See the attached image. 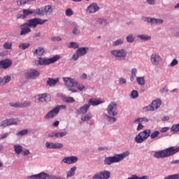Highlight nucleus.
I'll return each instance as SVG.
<instances>
[{
	"mask_svg": "<svg viewBox=\"0 0 179 179\" xmlns=\"http://www.w3.org/2000/svg\"><path fill=\"white\" fill-rule=\"evenodd\" d=\"M87 51H89V48H78L76 52L80 57H83L87 54Z\"/></svg>",
	"mask_w": 179,
	"mask_h": 179,
	"instance_id": "nucleus-27",
	"label": "nucleus"
},
{
	"mask_svg": "<svg viewBox=\"0 0 179 179\" xmlns=\"http://www.w3.org/2000/svg\"><path fill=\"white\" fill-rule=\"evenodd\" d=\"M119 83L120 85H127V80L125 78H120Z\"/></svg>",
	"mask_w": 179,
	"mask_h": 179,
	"instance_id": "nucleus-57",
	"label": "nucleus"
},
{
	"mask_svg": "<svg viewBox=\"0 0 179 179\" xmlns=\"http://www.w3.org/2000/svg\"><path fill=\"white\" fill-rule=\"evenodd\" d=\"M90 108V106L87 103V104H85L84 106H81L77 110V114H86L87 111H89V109Z\"/></svg>",
	"mask_w": 179,
	"mask_h": 179,
	"instance_id": "nucleus-22",
	"label": "nucleus"
},
{
	"mask_svg": "<svg viewBox=\"0 0 179 179\" xmlns=\"http://www.w3.org/2000/svg\"><path fill=\"white\" fill-rule=\"evenodd\" d=\"M95 20L98 24H102L103 26L108 24V20L106 18H96Z\"/></svg>",
	"mask_w": 179,
	"mask_h": 179,
	"instance_id": "nucleus-32",
	"label": "nucleus"
},
{
	"mask_svg": "<svg viewBox=\"0 0 179 179\" xmlns=\"http://www.w3.org/2000/svg\"><path fill=\"white\" fill-rule=\"evenodd\" d=\"M64 101L68 103H75V99H73V97H72V96H64Z\"/></svg>",
	"mask_w": 179,
	"mask_h": 179,
	"instance_id": "nucleus-42",
	"label": "nucleus"
},
{
	"mask_svg": "<svg viewBox=\"0 0 179 179\" xmlns=\"http://www.w3.org/2000/svg\"><path fill=\"white\" fill-rule=\"evenodd\" d=\"M9 106H10V107H14V108H22V103L20 102L10 103Z\"/></svg>",
	"mask_w": 179,
	"mask_h": 179,
	"instance_id": "nucleus-45",
	"label": "nucleus"
},
{
	"mask_svg": "<svg viewBox=\"0 0 179 179\" xmlns=\"http://www.w3.org/2000/svg\"><path fill=\"white\" fill-rule=\"evenodd\" d=\"M50 175L47 173L41 172L40 173L31 175L27 177V179H47Z\"/></svg>",
	"mask_w": 179,
	"mask_h": 179,
	"instance_id": "nucleus-16",
	"label": "nucleus"
},
{
	"mask_svg": "<svg viewBox=\"0 0 179 179\" xmlns=\"http://www.w3.org/2000/svg\"><path fill=\"white\" fill-rule=\"evenodd\" d=\"M130 97H131V99H136V98L139 97V94L138 93V91H136L135 90L131 91V92L130 94Z\"/></svg>",
	"mask_w": 179,
	"mask_h": 179,
	"instance_id": "nucleus-44",
	"label": "nucleus"
},
{
	"mask_svg": "<svg viewBox=\"0 0 179 179\" xmlns=\"http://www.w3.org/2000/svg\"><path fill=\"white\" fill-rule=\"evenodd\" d=\"M150 129H145L141 132H140L136 137L134 138V141L136 143H143L149 136H150Z\"/></svg>",
	"mask_w": 179,
	"mask_h": 179,
	"instance_id": "nucleus-7",
	"label": "nucleus"
},
{
	"mask_svg": "<svg viewBox=\"0 0 179 179\" xmlns=\"http://www.w3.org/2000/svg\"><path fill=\"white\" fill-rule=\"evenodd\" d=\"M48 138H52V139H57V132L52 131L48 134Z\"/></svg>",
	"mask_w": 179,
	"mask_h": 179,
	"instance_id": "nucleus-56",
	"label": "nucleus"
},
{
	"mask_svg": "<svg viewBox=\"0 0 179 179\" xmlns=\"http://www.w3.org/2000/svg\"><path fill=\"white\" fill-rule=\"evenodd\" d=\"M137 37L138 38H140V40H142L143 41H149L152 40V36H149V35L145 34H138L137 36Z\"/></svg>",
	"mask_w": 179,
	"mask_h": 179,
	"instance_id": "nucleus-30",
	"label": "nucleus"
},
{
	"mask_svg": "<svg viewBox=\"0 0 179 179\" xmlns=\"http://www.w3.org/2000/svg\"><path fill=\"white\" fill-rule=\"evenodd\" d=\"M63 80L66 87H67L69 92L72 93H78V90L75 87H78V81L70 77L63 78Z\"/></svg>",
	"mask_w": 179,
	"mask_h": 179,
	"instance_id": "nucleus-5",
	"label": "nucleus"
},
{
	"mask_svg": "<svg viewBox=\"0 0 179 179\" xmlns=\"http://www.w3.org/2000/svg\"><path fill=\"white\" fill-rule=\"evenodd\" d=\"M64 144L61 143H54L53 149H62Z\"/></svg>",
	"mask_w": 179,
	"mask_h": 179,
	"instance_id": "nucleus-50",
	"label": "nucleus"
},
{
	"mask_svg": "<svg viewBox=\"0 0 179 179\" xmlns=\"http://www.w3.org/2000/svg\"><path fill=\"white\" fill-rule=\"evenodd\" d=\"M171 131V132H179V124H173Z\"/></svg>",
	"mask_w": 179,
	"mask_h": 179,
	"instance_id": "nucleus-46",
	"label": "nucleus"
},
{
	"mask_svg": "<svg viewBox=\"0 0 179 179\" xmlns=\"http://www.w3.org/2000/svg\"><path fill=\"white\" fill-rule=\"evenodd\" d=\"M38 101H41V102H43V101H47V97H48V94L47 93H44V94H41L39 95H38Z\"/></svg>",
	"mask_w": 179,
	"mask_h": 179,
	"instance_id": "nucleus-35",
	"label": "nucleus"
},
{
	"mask_svg": "<svg viewBox=\"0 0 179 179\" xmlns=\"http://www.w3.org/2000/svg\"><path fill=\"white\" fill-rule=\"evenodd\" d=\"M30 106H31V102L30 101H26L21 103V108L23 107H30Z\"/></svg>",
	"mask_w": 179,
	"mask_h": 179,
	"instance_id": "nucleus-52",
	"label": "nucleus"
},
{
	"mask_svg": "<svg viewBox=\"0 0 179 179\" xmlns=\"http://www.w3.org/2000/svg\"><path fill=\"white\" fill-rule=\"evenodd\" d=\"M52 6L46 5L43 7L36 8L37 16H50L52 13Z\"/></svg>",
	"mask_w": 179,
	"mask_h": 179,
	"instance_id": "nucleus-8",
	"label": "nucleus"
},
{
	"mask_svg": "<svg viewBox=\"0 0 179 179\" xmlns=\"http://www.w3.org/2000/svg\"><path fill=\"white\" fill-rule=\"evenodd\" d=\"M131 76H136V75L138 73V69H136V68L131 69Z\"/></svg>",
	"mask_w": 179,
	"mask_h": 179,
	"instance_id": "nucleus-61",
	"label": "nucleus"
},
{
	"mask_svg": "<svg viewBox=\"0 0 179 179\" xmlns=\"http://www.w3.org/2000/svg\"><path fill=\"white\" fill-rule=\"evenodd\" d=\"M44 48L39 47L34 52V57H41L44 55Z\"/></svg>",
	"mask_w": 179,
	"mask_h": 179,
	"instance_id": "nucleus-29",
	"label": "nucleus"
},
{
	"mask_svg": "<svg viewBox=\"0 0 179 179\" xmlns=\"http://www.w3.org/2000/svg\"><path fill=\"white\" fill-rule=\"evenodd\" d=\"M29 132V130L27 129H23L16 133V136H18V138H22V136H24L25 135H27Z\"/></svg>",
	"mask_w": 179,
	"mask_h": 179,
	"instance_id": "nucleus-38",
	"label": "nucleus"
},
{
	"mask_svg": "<svg viewBox=\"0 0 179 179\" xmlns=\"http://www.w3.org/2000/svg\"><path fill=\"white\" fill-rule=\"evenodd\" d=\"M78 90L80 92H83L85 90V86L82 84L78 85H77Z\"/></svg>",
	"mask_w": 179,
	"mask_h": 179,
	"instance_id": "nucleus-60",
	"label": "nucleus"
},
{
	"mask_svg": "<svg viewBox=\"0 0 179 179\" xmlns=\"http://www.w3.org/2000/svg\"><path fill=\"white\" fill-rule=\"evenodd\" d=\"M5 50H12V42H6L3 43Z\"/></svg>",
	"mask_w": 179,
	"mask_h": 179,
	"instance_id": "nucleus-49",
	"label": "nucleus"
},
{
	"mask_svg": "<svg viewBox=\"0 0 179 179\" xmlns=\"http://www.w3.org/2000/svg\"><path fill=\"white\" fill-rule=\"evenodd\" d=\"M134 124H138V125H139V124H142V120L141 117H138L136 120H134Z\"/></svg>",
	"mask_w": 179,
	"mask_h": 179,
	"instance_id": "nucleus-62",
	"label": "nucleus"
},
{
	"mask_svg": "<svg viewBox=\"0 0 179 179\" xmlns=\"http://www.w3.org/2000/svg\"><path fill=\"white\" fill-rule=\"evenodd\" d=\"M110 177H111V172H110V171L103 170L95 174L92 177V179H110Z\"/></svg>",
	"mask_w": 179,
	"mask_h": 179,
	"instance_id": "nucleus-11",
	"label": "nucleus"
},
{
	"mask_svg": "<svg viewBox=\"0 0 179 179\" xmlns=\"http://www.w3.org/2000/svg\"><path fill=\"white\" fill-rule=\"evenodd\" d=\"M136 82L139 86H145V77H136Z\"/></svg>",
	"mask_w": 179,
	"mask_h": 179,
	"instance_id": "nucleus-37",
	"label": "nucleus"
},
{
	"mask_svg": "<svg viewBox=\"0 0 179 179\" xmlns=\"http://www.w3.org/2000/svg\"><path fill=\"white\" fill-rule=\"evenodd\" d=\"M68 47L69 48H74V50H76V48H79V44L76 42H70Z\"/></svg>",
	"mask_w": 179,
	"mask_h": 179,
	"instance_id": "nucleus-43",
	"label": "nucleus"
},
{
	"mask_svg": "<svg viewBox=\"0 0 179 179\" xmlns=\"http://www.w3.org/2000/svg\"><path fill=\"white\" fill-rule=\"evenodd\" d=\"M22 13L24 16H29V15H37V8L36 9H24L22 10Z\"/></svg>",
	"mask_w": 179,
	"mask_h": 179,
	"instance_id": "nucleus-25",
	"label": "nucleus"
},
{
	"mask_svg": "<svg viewBox=\"0 0 179 179\" xmlns=\"http://www.w3.org/2000/svg\"><path fill=\"white\" fill-rule=\"evenodd\" d=\"M103 101L99 100V99H90L88 101V105L90 106H93L94 107H96V106H99L100 104H102Z\"/></svg>",
	"mask_w": 179,
	"mask_h": 179,
	"instance_id": "nucleus-24",
	"label": "nucleus"
},
{
	"mask_svg": "<svg viewBox=\"0 0 179 179\" xmlns=\"http://www.w3.org/2000/svg\"><path fill=\"white\" fill-rule=\"evenodd\" d=\"M6 127H8V122L6 121V119L0 122V127L1 128H6Z\"/></svg>",
	"mask_w": 179,
	"mask_h": 179,
	"instance_id": "nucleus-54",
	"label": "nucleus"
},
{
	"mask_svg": "<svg viewBox=\"0 0 179 179\" xmlns=\"http://www.w3.org/2000/svg\"><path fill=\"white\" fill-rule=\"evenodd\" d=\"M162 106V100L156 99L154 100L151 105L147 106L144 108V110L145 111H155L157 110Z\"/></svg>",
	"mask_w": 179,
	"mask_h": 179,
	"instance_id": "nucleus-10",
	"label": "nucleus"
},
{
	"mask_svg": "<svg viewBox=\"0 0 179 179\" xmlns=\"http://www.w3.org/2000/svg\"><path fill=\"white\" fill-rule=\"evenodd\" d=\"M59 114V108L58 106H56L52 110H50L45 116V120H51V118H54V117H56Z\"/></svg>",
	"mask_w": 179,
	"mask_h": 179,
	"instance_id": "nucleus-13",
	"label": "nucleus"
},
{
	"mask_svg": "<svg viewBox=\"0 0 179 179\" xmlns=\"http://www.w3.org/2000/svg\"><path fill=\"white\" fill-rule=\"evenodd\" d=\"M78 157L76 156H70V157H66L62 159L61 164H74V163H76L78 162Z\"/></svg>",
	"mask_w": 179,
	"mask_h": 179,
	"instance_id": "nucleus-15",
	"label": "nucleus"
},
{
	"mask_svg": "<svg viewBox=\"0 0 179 179\" xmlns=\"http://www.w3.org/2000/svg\"><path fill=\"white\" fill-rule=\"evenodd\" d=\"M178 152L179 147H170L164 150L155 151L153 157L155 159H164V157H170V156H173V155H176V153H178Z\"/></svg>",
	"mask_w": 179,
	"mask_h": 179,
	"instance_id": "nucleus-1",
	"label": "nucleus"
},
{
	"mask_svg": "<svg viewBox=\"0 0 179 179\" xmlns=\"http://www.w3.org/2000/svg\"><path fill=\"white\" fill-rule=\"evenodd\" d=\"M159 135H160V131H154L152 133H150V136L151 139H156V138H157V136H159Z\"/></svg>",
	"mask_w": 179,
	"mask_h": 179,
	"instance_id": "nucleus-41",
	"label": "nucleus"
},
{
	"mask_svg": "<svg viewBox=\"0 0 179 179\" xmlns=\"http://www.w3.org/2000/svg\"><path fill=\"white\" fill-rule=\"evenodd\" d=\"M18 47L20 50H27V48H29V47H30V43H20Z\"/></svg>",
	"mask_w": 179,
	"mask_h": 179,
	"instance_id": "nucleus-40",
	"label": "nucleus"
},
{
	"mask_svg": "<svg viewBox=\"0 0 179 179\" xmlns=\"http://www.w3.org/2000/svg\"><path fill=\"white\" fill-rule=\"evenodd\" d=\"M10 76H6L3 78L0 77V86H5V85H7V83L10 82Z\"/></svg>",
	"mask_w": 179,
	"mask_h": 179,
	"instance_id": "nucleus-26",
	"label": "nucleus"
},
{
	"mask_svg": "<svg viewBox=\"0 0 179 179\" xmlns=\"http://www.w3.org/2000/svg\"><path fill=\"white\" fill-rule=\"evenodd\" d=\"M93 115H92V113H88L83 115V117H81V121H83V122H86V121H90Z\"/></svg>",
	"mask_w": 179,
	"mask_h": 179,
	"instance_id": "nucleus-33",
	"label": "nucleus"
},
{
	"mask_svg": "<svg viewBox=\"0 0 179 179\" xmlns=\"http://www.w3.org/2000/svg\"><path fill=\"white\" fill-rule=\"evenodd\" d=\"M12 65V60L9 59H6L0 61V68L2 69H8L9 66Z\"/></svg>",
	"mask_w": 179,
	"mask_h": 179,
	"instance_id": "nucleus-19",
	"label": "nucleus"
},
{
	"mask_svg": "<svg viewBox=\"0 0 179 179\" xmlns=\"http://www.w3.org/2000/svg\"><path fill=\"white\" fill-rule=\"evenodd\" d=\"M178 64V60L176 59H173L172 62H171L170 66H176Z\"/></svg>",
	"mask_w": 179,
	"mask_h": 179,
	"instance_id": "nucleus-58",
	"label": "nucleus"
},
{
	"mask_svg": "<svg viewBox=\"0 0 179 179\" xmlns=\"http://www.w3.org/2000/svg\"><path fill=\"white\" fill-rule=\"evenodd\" d=\"M122 44H124V38H119L117 39L116 41H114L112 42V45L113 47H117L118 45H122Z\"/></svg>",
	"mask_w": 179,
	"mask_h": 179,
	"instance_id": "nucleus-34",
	"label": "nucleus"
},
{
	"mask_svg": "<svg viewBox=\"0 0 179 179\" xmlns=\"http://www.w3.org/2000/svg\"><path fill=\"white\" fill-rule=\"evenodd\" d=\"M164 179H179V173L167 176Z\"/></svg>",
	"mask_w": 179,
	"mask_h": 179,
	"instance_id": "nucleus-48",
	"label": "nucleus"
},
{
	"mask_svg": "<svg viewBox=\"0 0 179 179\" xmlns=\"http://www.w3.org/2000/svg\"><path fill=\"white\" fill-rule=\"evenodd\" d=\"M59 58H61L59 55H55L49 59L38 57V60L34 61V65H35L36 66H38V65H50V64H54L55 62H57V61H58Z\"/></svg>",
	"mask_w": 179,
	"mask_h": 179,
	"instance_id": "nucleus-4",
	"label": "nucleus"
},
{
	"mask_svg": "<svg viewBox=\"0 0 179 179\" xmlns=\"http://www.w3.org/2000/svg\"><path fill=\"white\" fill-rule=\"evenodd\" d=\"M72 34L73 36H79L80 34V27L75 22L73 24Z\"/></svg>",
	"mask_w": 179,
	"mask_h": 179,
	"instance_id": "nucleus-23",
	"label": "nucleus"
},
{
	"mask_svg": "<svg viewBox=\"0 0 179 179\" xmlns=\"http://www.w3.org/2000/svg\"><path fill=\"white\" fill-rule=\"evenodd\" d=\"M117 107V103L115 101L110 102L108 105L106 110L108 115L106 114L105 117H106V119L109 122H115V121H117V118L115 117L116 115H118Z\"/></svg>",
	"mask_w": 179,
	"mask_h": 179,
	"instance_id": "nucleus-3",
	"label": "nucleus"
},
{
	"mask_svg": "<svg viewBox=\"0 0 179 179\" xmlns=\"http://www.w3.org/2000/svg\"><path fill=\"white\" fill-rule=\"evenodd\" d=\"M9 135H10V132H6L0 137V139H6Z\"/></svg>",
	"mask_w": 179,
	"mask_h": 179,
	"instance_id": "nucleus-59",
	"label": "nucleus"
},
{
	"mask_svg": "<svg viewBox=\"0 0 179 179\" xmlns=\"http://www.w3.org/2000/svg\"><path fill=\"white\" fill-rule=\"evenodd\" d=\"M45 22H48V20H42L41 18H33L28 20L27 22H25V25L28 26V27H32L33 29H36L38 24H44Z\"/></svg>",
	"mask_w": 179,
	"mask_h": 179,
	"instance_id": "nucleus-9",
	"label": "nucleus"
},
{
	"mask_svg": "<svg viewBox=\"0 0 179 179\" xmlns=\"http://www.w3.org/2000/svg\"><path fill=\"white\" fill-rule=\"evenodd\" d=\"M110 54L112 57H114L117 61H122V59L127 58V54H128V52L125 49H115L110 51Z\"/></svg>",
	"mask_w": 179,
	"mask_h": 179,
	"instance_id": "nucleus-6",
	"label": "nucleus"
},
{
	"mask_svg": "<svg viewBox=\"0 0 179 179\" xmlns=\"http://www.w3.org/2000/svg\"><path fill=\"white\" fill-rule=\"evenodd\" d=\"M143 22H147V23H150V24H162L164 23V20L159 18H152L148 17H143Z\"/></svg>",
	"mask_w": 179,
	"mask_h": 179,
	"instance_id": "nucleus-14",
	"label": "nucleus"
},
{
	"mask_svg": "<svg viewBox=\"0 0 179 179\" xmlns=\"http://www.w3.org/2000/svg\"><path fill=\"white\" fill-rule=\"evenodd\" d=\"M56 134L57 138H63V136H66V135H68V131L56 132Z\"/></svg>",
	"mask_w": 179,
	"mask_h": 179,
	"instance_id": "nucleus-47",
	"label": "nucleus"
},
{
	"mask_svg": "<svg viewBox=\"0 0 179 179\" xmlns=\"http://www.w3.org/2000/svg\"><path fill=\"white\" fill-rule=\"evenodd\" d=\"M21 31L20 36H26V34H29V33L31 32V29L26 25V24H23L20 26Z\"/></svg>",
	"mask_w": 179,
	"mask_h": 179,
	"instance_id": "nucleus-20",
	"label": "nucleus"
},
{
	"mask_svg": "<svg viewBox=\"0 0 179 179\" xmlns=\"http://www.w3.org/2000/svg\"><path fill=\"white\" fill-rule=\"evenodd\" d=\"M13 149H14V152H15V153H16V155H20V153H22V152H23V146H22L19 144L14 145Z\"/></svg>",
	"mask_w": 179,
	"mask_h": 179,
	"instance_id": "nucleus-31",
	"label": "nucleus"
},
{
	"mask_svg": "<svg viewBox=\"0 0 179 179\" xmlns=\"http://www.w3.org/2000/svg\"><path fill=\"white\" fill-rule=\"evenodd\" d=\"M126 41L131 44L135 41V36H134V34H130L126 36Z\"/></svg>",
	"mask_w": 179,
	"mask_h": 179,
	"instance_id": "nucleus-39",
	"label": "nucleus"
},
{
	"mask_svg": "<svg viewBox=\"0 0 179 179\" xmlns=\"http://www.w3.org/2000/svg\"><path fill=\"white\" fill-rule=\"evenodd\" d=\"M7 121V124L9 126L10 125H17V119L11 118V119H6Z\"/></svg>",
	"mask_w": 179,
	"mask_h": 179,
	"instance_id": "nucleus-36",
	"label": "nucleus"
},
{
	"mask_svg": "<svg viewBox=\"0 0 179 179\" xmlns=\"http://www.w3.org/2000/svg\"><path fill=\"white\" fill-rule=\"evenodd\" d=\"M49 179H66V178L63 177H57L55 176H50Z\"/></svg>",
	"mask_w": 179,
	"mask_h": 179,
	"instance_id": "nucleus-64",
	"label": "nucleus"
},
{
	"mask_svg": "<svg viewBox=\"0 0 179 179\" xmlns=\"http://www.w3.org/2000/svg\"><path fill=\"white\" fill-rule=\"evenodd\" d=\"M66 16H72L73 15V10H72V8H67L65 12Z\"/></svg>",
	"mask_w": 179,
	"mask_h": 179,
	"instance_id": "nucleus-53",
	"label": "nucleus"
},
{
	"mask_svg": "<svg viewBox=\"0 0 179 179\" xmlns=\"http://www.w3.org/2000/svg\"><path fill=\"white\" fill-rule=\"evenodd\" d=\"M59 82V78H48V80L46 81V85L49 86V87H55V85Z\"/></svg>",
	"mask_w": 179,
	"mask_h": 179,
	"instance_id": "nucleus-21",
	"label": "nucleus"
},
{
	"mask_svg": "<svg viewBox=\"0 0 179 179\" xmlns=\"http://www.w3.org/2000/svg\"><path fill=\"white\" fill-rule=\"evenodd\" d=\"M45 146L46 149H54V143L47 141Z\"/></svg>",
	"mask_w": 179,
	"mask_h": 179,
	"instance_id": "nucleus-51",
	"label": "nucleus"
},
{
	"mask_svg": "<svg viewBox=\"0 0 179 179\" xmlns=\"http://www.w3.org/2000/svg\"><path fill=\"white\" fill-rule=\"evenodd\" d=\"M40 76V71L34 69L29 70L25 73V78L27 79H36Z\"/></svg>",
	"mask_w": 179,
	"mask_h": 179,
	"instance_id": "nucleus-12",
	"label": "nucleus"
},
{
	"mask_svg": "<svg viewBox=\"0 0 179 179\" xmlns=\"http://www.w3.org/2000/svg\"><path fill=\"white\" fill-rule=\"evenodd\" d=\"M160 61H162V57L159 54L155 53L150 56V62L152 64V65L157 66Z\"/></svg>",
	"mask_w": 179,
	"mask_h": 179,
	"instance_id": "nucleus-18",
	"label": "nucleus"
},
{
	"mask_svg": "<svg viewBox=\"0 0 179 179\" xmlns=\"http://www.w3.org/2000/svg\"><path fill=\"white\" fill-rule=\"evenodd\" d=\"M76 170H78V167L73 166L71 167L66 173V178H71V177H73L76 173Z\"/></svg>",
	"mask_w": 179,
	"mask_h": 179,
	"instance_id": "nucleus-28",
	"label": "nucleus"
},
{
	"mask_svg": "<svg viewBox=\"0 0 179 179\" xmlns=\"http://www.w3.org/2000/svg\"><path fill=\"white\" fill-rule=\"evenodd\" d=\"M169 129H170V127H162L160 129V132H162V134H164V132H167V131H169Z\"/></svg>",
	"mask_w": 179,
	"mask_h": 179,
	"instance_id": "nucleus-63",
	"label": "nucleus"
},
{
	"mask_svg": "<svg viewBox=\"0 0 179 179\" xmlns=\"http://www.w3.org/2000/svg\"><path fill=\"white\" fill-rule=\"evenodd\" d=\"M100 10V7L96 3H92L87 7L86 12L87 13H96Z\"/></svg>",
	"mask_w": 179,
	"mask_h": 179,
	"instance_id": "nucleus-17",
	"label": "nucleus"
},
{
	"mask_svg": "<svg viewBox=\"0 0 179 179\" xmlns=\"http://www.w3.org/2000/svg\"><path fill=\"white\" fill-rule=\"evenodd\" d=\"M79 57L80 56L78 54V52H76V53L73 55L71 59L72 61H78V59H79Z\"/></svg>",
	"mask_w": 179,
	"mask_h": 179,
	"instance_id": "nucleus-55",
	"label": "nucleus"
},
{
	"mask_svg": "<svg viewBox=\"0 0 179 179\" xmlns=\"http://www.w3.org/2000/svg\"><path fill=\"white\" fill-rule=\"evenodd\" d=\"M131 155V152L128 150L121 153V154H115L112 157H107L105 158L103 163L105 166H111L113 163H120V162L126 159Z\"/></svg>",
	"mask_w": 179,
	"mask_h": 179,
	"instance_id": "nucleus-2",
	"label": "nucleus"
}]
</instances>
